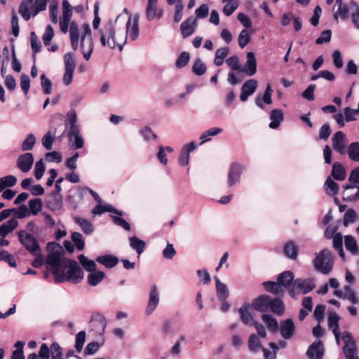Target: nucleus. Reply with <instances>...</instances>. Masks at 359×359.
<instances>
[{
  "label": "nucleus",
  "instance_id": "052dcab7",
  "mask_svg": "<svg viewBox=\"0 0 359 359\" xmlns=\"http://www.w3.org/2000/svg\"><path fill=\"white\" fill-rule=\"evenodd\" d=\"M36 142L35 137L33 134H29L26 139L22 142L21 149L22 151H29L32 149Z\"/></svg>",
  "mask_w": 359,
  "mask_h": 359
},
{
  "label": "nucleus",
  "instance_id": "69168bd1",
  "mask_svg": "<svg viewBox=\"0 0 359 359\" xmlns=\"http://www.w3.org/2000/svg\"><path fill=\"white\" fill-rule=\"evenodd\" d=\"M31 46L34 54H36L41 50V43L39 41L35 32H32L30 34Z\"/></svg>",
  "mask_w": 359,
  "mask_h": 359
},
{
  "label": "nucleus",
  "instance_id": "20e7f679",
  "mask_svg": "<svg viewBox=\"0 0 359 359\" xmlns=\"http://www.w3.org/2000/svg\"><path fill=\"white\" fill-rule=\"evenodd\" d=\"M313 265L323 274H328L333 267V257L332 252L328 249H323L314 259Z\"/></svg>",
  "mask_w": 359,
  "mask_h": 359
},
{
  "label": "nucleus",
  "instance_id": "f704fd0d",
  "mask_svg": "<svg viewBox=\"0 0 359 359\" xmlns=\"http://www.w3.org/2000/svg\"><path fill=\"white\" fill-rule=\"evenodd\" d=\"M106 212H112L119 216L123 215V212L121 211L118 210L117 209L109 205H102L98 204L92 210V213L95 215H100Z\"/></svg>",
  "mask_w": 359,
  "mask_h": 359
},
{
  "label": "nucleus",
  "instance_id": "680f3d73",
  "mask_svg": "<svg viewBox=\"0 0 359 359\" xmlns=\"http://www.w3.org/2000/svg\"><path fill=\"white\" fill-rule=\"evenodd\" d=\"M86 341V332L80 331L76 335L75 348L78 353H80Z\"/></svg>",
  "mask_w": 359,
  "mask_h": 359
},
{
  "label": "nucleus",
  "instance_id": "bf43d9fd",
  "mask_svg": "<svg viewBox=\"0 0 359 359\" xmlns=\"http://www.w3.org/2000/svg\"><path fill=\"white\" fill-rule=\"evenodd\" d=\"M190 60V55L188 52H182L180 53L175 62L176 67L180 69L185 67Z\"/></svg>",
  "mask_w": 359,
  "mask_h": 359
},
{
  "label": "nucleus",
  "instance_id": "f257e3e1",
  "mask_svg": "<svg viewBox=\"0 0 359 359\" xmlns=\"http://www.w3.org/2000/svg\"><path fill=\"white\" fill-rule=\"evenodd\" d=\"M65 269H61L54 278L55 283H61L65 281L74 284L80 283L83 278V272L74 259L65 258Z\"/></svg>",
  "mask_w": 359,
  "mask_h": 359
},
{
  "label": "nucleus",
  "instance_id": "c03bdc74",
  "mask_svg": "<svg viewBox=\"0 0 359 359\" xmlns=\"http://www.w3.org/2000/svg\"><path fill=\"white\" fill-rule=\"evenodd\" d=\"M348 157L353 161L359 162V142H352L346 151Z\"/></svg>",
  "mask_w": 359,
  "mask_h": 359
},
{
  "label": "nucleus",
  "instance_id": "2f4dec72",
  "mask_svg": "<svg viewBox=\"0 0 359 359\" xmlns=\"http://www.w3.org/2000/svg\"><path fill=\"white\" fill-rule=\"evenodd\" d=\"M283 253L287 257L294 260L298 255V247L293 241H289L284 245Z\"/></svg>",
  "mask_w": 359,
  "mask_h": 359
},
{
  "label": "nucleus",
  "instance_id": "423d86ee",
  "mask_svg": "<svg viewBox=\"0 0 359 359\" xmlns=\"http://www.w3.org/2000/svg\"><path fill=\"white\" fill-rule=\"evenodd\" d=\"M62 126V117L61 115L53 116L50 121V129L48 132L42 138V144L48 150L52 149L55 136L57 133V128Z\"/></svg>",
  "mask_w": 359,
  "mask_h": 359
},
{
  "label": "nucleus",
  "instance_id": "6e6552de",
  "mask_svg": "<svg viewBox=\"0 0 359 359\" xmlns=\"http://www.w3.org/2000/svg\"><path fill=\"white\" fill-rule=\"evenodd\" d=\"M342 340L344 341L343 353L346 359H359L357 355V345L352 334L345 331L343 332Z\"/></svg>",
  "mask_w": 359,
  "mask_h": 359
},
{
  "label": "nucleus",
  "instance_id": "603ef678",
  "mask_svg": "<svg viewBox=\"0 0 359 359\" xmlns=\"http://www.w3.org/2000/svg\"><path fill=\"white\" fill-rule=\"evenodd\" d=\"M248 346L249 349L252 352H257L259 348H262L260 344V341L256 334H252L250 335L248 339Z\"/></svg>",
  "mask_w": 359,
  "mask_h": 359
},
{
  "label": "nucleus",
  "instance_id": "4468645a",
  "mask_svg": "<svg viewBox=\"0 0 359 359\" xmlns=\"http://www.w3.org/2000/svg\"><path fill=\"white\" fill-rule=\"evenodd\" d=\"M158 0H148L146 7V16L149 21L153 20L155 18L160 19L163 13L162 9L157 7Z\"/></svg>",
  "mask_w": 359,
  "mask_h": 359
},
{
  "label": "nucleus",
  "instance_id": "e2e57ef3",
  "mask_svg": "<svg viewBox=\"0 0 359 359\" xmlns=\"http://www.w3.org/2000/svg\"><path fill=\"white\" fill-rule=\"evenodd\" d=\"M46 170V165L44 162L43 161V159H40L38 161L34 167V176L36 179L40 180Z\"/></svg>",
  "mask_w": 359,
  "mask_h": 359
},
{
  "label": "nucleus",
  "instance_id": "a211bd4d",
  "mask_svg": "<svg viewBox=\"0 0 359 359\" xmlns=\"http://www.w3.org/2000/svg\"><path fill=\"white\" fill-rule=\"evenodd\" d=\"M279 330L281 336L285 339H289L294 334V324L291 319L281 320Z\"/></svg>",
  "mask_w": 359,
  "mask_h": 359
},
{
  "label": "nucleus",
  "instance_id": "7ed1b4c3",
  "mask_svg": "<svg viewBox=\"0 0 359 359\" xmlns=\"http://www.w3.org/2000/svg\"><path fill=\"white\" fill-rule=\"evenodd\" d=\"M62 250H56L49 253L46 258V267L48 270H50L54 278L61 269H65L64 265L65 257H62Z\"/></svg>",
  "mask_w": 359,
  "mask_h": 359
},
{
  "label": "nucleus",
  "instance_id": "58836bf2",
  "mask_svg": "<svg viewBox=\"0 0 359 359\" xmlns=\"http://www.w3.org/2000/svg\"><path fill=\"white\" fill-rule=\"evenodd\" d=\"M105 277L104 272L100 271H95L88 275V283L91 286H96Z\"/></svg>",
  "mask_w": 359,
  "mask_h": 359
},
{
  "label": "nucleus",
  "instance_id": "aec40b11",
  "mask_svg": "<svg viewBox=\"0 0 359 359\" xmlns=\"http://www.w3.org/2000/svg\"><path fill=\"white\" fill-rule=\"evenodd\" d=\"M159 303V292L157 289V286L154 285L151 286V290L149 294V298L148 305L147 308V314L150 315L156 309Z\"/></svg>",
  "mask_w": 359,
  "mask_h": 359
},
{
  "label": "nucleus",
  "instance_id": "5fc2aeb1",
  "mask_svg": "<svg viewBox=\"0 0 359 359\" xmlns=\"http://www.w3.org/2000/svg\"><path fill=\"white\" fill-rule=\"evenodd\" d=\"M72 241L79 250L84 249L85 243L83 236L79 232H73L71 235Z\"/></svg>",
  "mask_w": 359,
  "mask_h": 359
},
{
  "label": "nucleus",
  "instance_id": "c9c22d12",
  "mask_svg": "<svg viewBox=\"0 0 359 359\" xmlns=\"http://www.w3.org/2000/svg\"><path fill=\"white\" fill-rule=\"evenodd\" d=\"M273 313L281 316L285 311V306L280 298L270 299L269 309Z\"/></svg>",
  "mask_w": 359,
  "mask_h": 359
},
{
  "label": "nucleus",
  "instance_id": "c756f323",
  "mask_svg": "<svg viewBox=\"0 0 359 359\" xmlns=\"http://www.w3.org/2000/svg\"><path fill=\"white\" fill-rule=\"evenodd\" d=\"M215 287L217 299L221 302L225 301L229 295L227 286L224 283H222L217 277H216Z\"/></svg>",
  "mask_w": 359,
  "mask_h": 359
},
{
  "label": "nucleus",
  "instance_id": "9d476101",
  "mask_svg": "<svg viewBox=\"0 0 359 359\" xmlns=\"http://www.w3.org/2000/svg\"><path fill=\"white\" fill-rule=\"evenodd\" d=\"M243 170V166L238 163H233L230 165L227 177V183L229 187L239 182Z\"/></svg>",
  "mask_w": 359,
  "mask_h": 359
},
{
  "label": "nucleus",
  "instance_id": "3c124183",
  "mask_svg": "<svg viewBox=\"0 0 359 359\" xmlns=\"http://www.w3.org/2000/svg\"><path fill=\"white\" fill-rule=\"evenodd\" d=\"M207 70V67L201 59L198 58L195 60L192 66V72L197 76L203 75Z\"/></svg>",
  "mask_w": 359,
  "mask_h": 359
},
{
  "label": "nucleus",
  "instance_id": "a878e982",
  "mask_svg": "<svg viewBox=\"0 0 359 359\" xmlns=\"http://www.w3.org/2000/svg\"><path fill=\"white\" fill-rule=\"evenodd\" d=\"M195 23L196 19L189 18L181 24L180 30L183 38H187L194 32Z\"/></svg>",
  "mask_w": 359,
  "mask_h": 359
},
{
  "label": "nucleus",
  "instance_id": "37998d69",
  "mask_svg": "<svg viewBox=\"0 0 359 359\" xmlns=\"http://www.w3.org/2000/svg\"><path fill=\"white\" fill-rule=\"evenodd\" d=\"M34 0L23 1L19 6V13L26 21L29 20L32 16L29 5Z\"/></svg>",
  "mask_w": 359,
  "mask_h": 359
},
{
  "label": "nucleus",
  "instance_id": "5701e85b",
  "mask_svg": "<svg viewBox=\"0 0 359 359\" xmlns=\"http://www.w3.org/2000/svg\"><path fill=\"white\" fill-rule=\"evenodd\" d=\"M95 261L107 269H111L118 264L119 259L114 255H105L97 257Z\"/></svg>",
  "mask_w": 359,
  "mask_h": 359
},
{
  "label": "nucleus",
  "instance_id": "a18cd8bd",
  "mask_svg": "<svg viewBox=\"0 0 359 359\" xmlns=\"http://www.w3.org/2000/svg\"><path fill=\"white\" fill-rule=\"evenodd\" d=\"M129 241L130 247L135 250L138 255H140L144 251L146 245L144 241L140 240L135 236L130 238Z\"/></svg>",
  "mask_w": 359,
  "mask_h": 359
},
{
  "label": "nucleus",
  "instance_id": "bb28decb",
  "mask_svg": "<svg viewBox=\"0 0 359 359\" xmlns=\"http://www.w3.org/2000/svg\"><path fill=\"white\" fill-rule=\"evenodd\" d=\"M273 90L271 87V85L269 83L267 84V86L266 88V90L264 91V95L262 97V99L260 96H257L255 99V104L257 107H259L261 109H264V106L263 104V102L267 104H270L272 103V95Z\"/></svg>",
  "mask_w": 359,
  "mask_h": 359
},
{
  "label": "nucleus",
  "instance_id": "6ab92c4d",
  "mask_svg": "<svg viewBox=\"0 0 359 359\" xmlns=\"http://www.w3.org/2000/svg\"><path fill=\"white\" fill-rule=\"evenodd\" d=\"M293 286L302 291L303 294H307L315 288L316 284L312 278H297L294 280Z\"/></svg>",
  "mask_w": 359,
  "mask_h": 359
},
{
  "label": "nucleus",
  "instance_id": "c85d7f7f",
  "mask_svg": "<svg viewBox=\"0 0 359 359\" xmlns=\"http://www.w3.org/2000/svg\"><path fill=\"white\" fill-rule=\"evenodd\" d=\"M238 312L241 315V320L245 325L252 324L253 314L251 311V308L249 304H244L239 309Z\"/></svg>",
  "mask_w": 359,
  "mask_h": 359
},
{
  "label": "nucleus",
  "instance_id": "4d7b16f0",
  "mask_svg": "<svg viewBox=\"0 0 359 359\" xmlns=\"http://www.w3.org/2000/svg\"><path fill=\"white\" fill-rule=\"evenodd\" d=\"M184 10V6L182 0H177L175 6V14L173 17V21L177 23L181 21L182 18V12Z\"/></svg>",
  "mask_w": 359,
  "mask_h": 359
},
{
  "label": "nucleus",
  "instance_id": "13d9d810",
  "mask_svg": "<svg viewBox=\"0 0 359 359\" xmlns=\"http://www.w3.org/2000/svg\"><path fill=\"white\" fill-rule=\"evenodd\" d=\"M325 185L329 189L327 193L331 195H336L339 192V186L330 177H328L325 181Z\"/></svg>",
  "mask_w": 359,
  "mask_h": 359
},
{
  "label": "nucleus",
  "instance_id": "1a4fd4ad",
  "mask_svg": "<svg viewBox=\"0 0 359 359\" xmlns=\"http://www.w3.org/2000/svg\"><path fill=\"white\" fill-rule=\"evenodd\" d=\"M332 147L334 150L339 152L340 154H345L346 152V139L344 133L342 131H337L335 133L332 138Z\"/></svg>",
  "mask_w": 359,
  "mask_h": 359
},
{
  "label": "nucleus",
  "instance_id": "b1692460",
  "mask_svg": "<svg viewBox=\"0 0 359 359\" xmlns=\"http://www.w3.org/2000/svg\"><path fill=\"white\" fill-rule=\"evenodd\" d=\"M69 35L72 48L74 50H76L79 46V25L75 21L70 23Z\"/></svg>",
  "mask_w": 359,
  "mask_h": 359
},
{
  "label": "nucleus",
  "instance_id": "473e14b6",
  "mask_svg": "<svg viewBox=\"0 0 359 359\" xmlns=\"http://www.w3.org/2000/svg\"><path fill=\"white\" fill-rule=\"evenodd\" d=\"M331 175L335 180L338 181H342L346 177L345 168L339 162L333 163Z\"/></svg>",
  "mask_w": 359,
  "mask_h": 359
},
{
  "label": "nucleus",
  "instance_id": "0eeeda50",
  "mask_svg": "<svg viewBox=\"0 0 359 359\" xmlns=\"http://www.w3.org/2000/svg\"><path fill=\"white\" fill-rule=\"evenodd\" d=\"M19 241L24 245L26 250L33 255H37L41 252V248L36 238L31 233L25 231L18 233Z\"/></svg>",
  "mask_w": 359,
  "mask_h": 359
},
{
  "label": "nucleus",
  "instance_id": "dca6fc26",
  "mask_svg": "<svg viewBox=\"0 0 359 359\" xmlns=\"http://www.w3.org/2000/svg\"><path fill=\"white\" fill-rule=\"evenodd\" d=\"M257 88V82L256 80L250 79L245 81L241 88L240 100L242 102L246 101L248 97L252 95L256 91Z\"/></svg>",
  "mask_w": 359,
  "mask_h": 359
},
{
  "label": "nucleus",
  "instance_id": "4c0bfd02",
  "mask_svg": "<svg viewBox=\"0 0 359 359\" xmlns=\"http://www.w3.org/2000/svg\"><path fill=\"white\" fill-rule=\"evenodd\" d=\"M345 247L353 255H357L359 252L358 246L355 238L353 236L347 235L344 237Z\"/></svg>",
  "mask_w": 359,
  "mask_h": 359
},
{
  "label": "nucleus",
  "instance_id": "338daca9",
  "mask_svg": "<svg viewBox=\"0 0 359 359\" xmlns=\"http://www.w3.org/2000/svg\"><path fill=\"white\" fill-rule=\"evenodd\" d=\"M0 260L6 262L12 267L16 266L13 256L6 250H2L0 251Z\"/></svg>",
  "mask_w": 359,
  "mask_h": 359
},
{
  "label": "nucleus",
  "instance_id": "79ce46f5",
  "mask_svg": "<svg viewBox=\"0 0 359 359\" xmlns=\"http://www.w3.org/2000/svg\"><path fill=\"white\" fill-rule=\"evenodd\" d=\"M78 259L83 266V268L87 271H90V273L93 271H96V264L94 261L88 259L85 255H80L78 257Z\"/></svg>",
  "mask_w": 359,
  "mask_h": 359
},
{
  "label": "nucleus",
  "instance_id": "2eb2a0df",
  "mask_svg": "<svg viewBox=\"0 0 359 359\" xmlns=\"http://www.w3.org/2000/svg\"><path fill=\"white\" fill-rule=\"evenodd\" d=\"M271 297L266 294H262L253 299L252 307L259 312H266L269 309V302Z\"/></svg>",
  "mask_w": 359,
  "mask_h": 359
},
{
  "label": "nucleus",
  "instance_id": "f03ea898",
  "mask_svg": "<svg viewBox=\"0 0 359 359\" xmlns=\"http://www.w3.org/2000/svg\"><path fill=\"white\" fill-rule=\"evenodd\" d=\"M116 20H109L98 30L100 36V42L102 46H108L110 48H114L116 46H121L118 39L115 36Z\"/></svg>",
  "mask_w": 359,
  "mask_h": 359
},
{
  "label": "nucleus",
  "instance_id": "de8ad7c7",
  "mask_svg": "<svg viewBox=\"0 0 359 359\" xmlns=\"http://www.w3.org/2000/svg\"><path fill=\"white\" fill-rule=\"evenodd\" d=\"M50 351L51 353L52 359H62V349L60 344L57 342H53L50 346ZM75 359H82L79 356H76Z\"/></svg>",
  "mask_w": 359,
  "mask_h": 359
},
{
  "label": "nucleus",
  "instance_id": "a19ab883",
  "mask_svg": "<svg viewBox=\"0 0 359 359\" xmlns=\"http://www.w3.org/2000/svg\"><path fill=\"white\" fill-rule=\"evenodd\" d=\"M262 318L271 332H275L278 330V321L271 315L262 314Z\"/></svg>",
  "mask_w": 359,
  "mask_h": 359
},
{
  "label": "nucleus",
  "instance_id": "6e6d98bb",
  "mask_svg": "<svg viewBox=\"0 0 359 359\" xmlns=\"http://www.w3.org/2000/svg\"><path fill=\"white\" fill-rule=\"evenodd\" d=\"M335 4L338 6V11L334 14V18H337L338 14L341 18H346L349 11L348 6L344 4L342 0H336Z\"/></svg>",
  "mask_w": 359,
  "mask_h": 359
},
{
  "label": "nucleus",
  "instance_id": "e433bc0d",
  "mask_svg": "<svg viewBox=\"0 0 359 359\" xmlns=\"http://www.w3.org/2000/svg\"><path fill=\"white\" fill-rule=\"evenodd\" d=\"M69 141H72L74 140V144L72 145V147L78 149H81L84 145V141L81 135H80L79 129L76 130L74 133H72V131H68L67 133Z\"/></svg>",
  "mask_w": 359,
  "mask_h": 359
},
{
  "label": "nucleus",
  "instance_id": "09e8293b",
  "mask_svg": "<svg viewBox=\"0 0 359 359\" xmlns=\"http://www.w3.org/2000/svg\"><path fill=\"white\" fill-rule=\"evenodd\" d=\"M67 121L69 124V131L74 133L76 130L79 129L76 125L77 115L75 110H71L67 114Z\"/></svg>",
  "mask_w": 359,
  "mask_h": 359
},
{
  "label": "nucleus",
  "instance_id": "ea45409f",
  "mask_svg": "<svg viewBox=\"0 0 359 359\" xmlns=\"http://www.w3.org/2000/svg\"><path fill=\"white\" fill-rule=\"evenodd\" d=\"M264 287L266 292L274 294H283L284 290L280 287L278 282L266 281L263 283Z\"/></svg>",
  "mask_w": 359,
  "mask_h": 359
},
{
  "label": "nucleus",
  "instance_id": "7c9ffc66",
  "mask_svg": "<svg viewBox=\"0 0 359 359\" xmlns=\"http://www.w3.org/2000/svg\"><path fill=\"white\" fill-rule=\"evenodd\" d=\"M18 222L15 218H11L6 222L0 226V236L5 238L8 233H11L17 226Z\"/></svg>",
  "mask_w": 359,
  "mask_h": 359
},
{
  "label": "nucleus",
  "instance_id": "0e129e2a",
  "mask_svg": "<svg viewBox=\"0 0 359 359\" xmlns=\"http://www.w3.org/2000/svg\"><path fill=\"white\" fill-rule=\"evenodd\" d=\"M65 70L74 71L75 69V61L74 55L71 53H66L64 56Z\"/></svg>",
  "mask_w": 359,
  "mask_h": 359
},
{
  "label": "nucleus",
  "instance_id": "ddd939ff",
  "mask_svg": "<svg viewBox=\"0 0 359 359\" xmlns=\"http://www.w3.org/2000/svg\"><path fill=\"white\" fill-rule=\"evenodd\" d=\"M309 359H323L324 356V348L323 342L319 340L311 344L306 353Z\"/></svg>",
  "mask_w": 359,
  "mask_h": 359
},
{
  "label": "nucleus",
  "instance_id": "8fccbe9b",
  "mask_svg": "<svg viewBox=\"0 0 359 359\" xmlns=\"http://www.w3.org/2000/svg\"><path fill=\"white\" fill-rule=\"evenodd\" d=\"M50 0H35L31 8L32 12L31 13L33 16L36 15L39 12L45 11L46 9L47 3Z\"/></svg>",
  "mask_w": 359,
  "mask_h": 359
},
{
  "label": "nucleus",
  "instance_id": "f3484780",
  "mask_svg": "<svg viewBox=\"0 0 359 359\" xmlns=\"http://www.w3.org/2000/svg\"><path fill=\"white\" fill-rule=\"evenodd\" d=\"M241 72L245 73L248 76H253L257 72V61L255 55L252 52L247 53V61Z\"/></svg>",
  "mask_w": 359,
  "mask_h": 359
},
{
  "label": "nucleus",
  "instance_id": "72a5a7b5",
  "mask_svg": "<svg viewBox=\"0 0 359 359\" xmlns=\"http://www.w3.org/2000/svg\"><path fill=\"white\" fill-rule=\"evenodd\" d=\"M48 206L52 210H58L62 207V196L58 193H50Z\"/></svg>",
  "mask_w": 359,
  "mask_h": 359
},
{
  "label": "nucleus",
  "instance_id": "864d4df0",
  "mask_svg": "<svg viewBox=\"0 0 359 359\" xmlns=\"http://www.w3.org/2000/svg\"><path fill=\"white\" fill-rule=\"evenodd\" d=\"M29 212L36 215L42 210V201L41 198L32 199L29 201Z\"/></svg>",
  "mask_w": 359,
  "mask_h": 359
},
{
  "label": "nucleus",
  "instance_id": "393cba45",
  "mask_svg": "<svg viewBox=\"0 0 359 359\" xmlns=\"http://www.w3.org/2000/svg\"><path fill=\"white\" fill-rule=\"evenodd\" d=\"M277 280L281 288H288L294 283V274L290 271H285L278 275Z\"/></svg>",
  "mask_w": 359,
  "mask_h": 359
},
{
  "label": "nucleus",
  "instance_id": "412c9836",
  "mask_svg": "<svg viewBox=\"0 0 359 359\" xmlns=\"http://www.w3.org/2000/svg\"><path fill=\"white\" fill-rule=\"evenodd\" d=\"M138 20H139L138 15H135L133 20L132 27L130 29H129V27L130 25V18H129V19L127 22L126 26V30L125 32L123 31L122 32V34L124 35V41L126 40V36L128 34H129V36L132 40H135L137 38V36L139 35Z\"/></svg>",
  "mask_w": 359,
  "mask_h": 359
},
{
  "label": "nucleus",
  "instance_id": "774afa93",
  "mask_svg": "<svg viewBox=\"0 0 359 359\" xmlns=\"http://www.w3.org/2000/svg\"><path fill=\"white\" fill-rule=\"evenodd\" d=\"M238 44L241 48H243L250 42V36L248 32L245 29L242 30L238 36Z\"/></svg>",
  "mask_w": 359,
  "mask_h": 359
},
{
  "label": "nucleus",
  "instance_id": "cd10ccee",
  "mask_svg": "<svg viewBox=\"0 0 359 359\" xmlns=\"http://www.w3.org/2000/svg\"><path fill=\"white\" fill-rule=\"evenodd\" d=\"M270 119L271 120V122L269 123L270 128H278L281 121L284 119L283 111L279 109H273L270 114Z\"/></svg>",
  "mask_w": 359,
  "mask_h": 359
},
{
  "label": "nucleus",
  "instance_id": "39448f33",
  "mask_svg": "<svg viewBox=\"0 0 359 359\" xmlns=\"http://www.w3.org/2000/svg\"><path fill=\"white\" fill-rule=\"evenodd\" d=\"M83 32L81 36V50L83 57L88 60L93 50V41L90 25L86 23L82 27Z\"/></svg>",
  "mask_w": 359,
  "mask_h": 359
},
{
  "label": "nucleus",
  "instance_id": "f8f14e48",
  "mask_svg": "<svg viewBox=\"0 0 359 359\" xmlns=\"http://www.w3.org/2000/svg\"><path fill=\"white\" fill-rule=\"evenodd\" d=\"M90 327L92 330H95L99 334H103L107 326L105 317L101 313L93 315L90 320Z\"/></svg>",
  "mask_w": 359,
  "mask_h": 359
},
{
  "label": "nucleus",
  "instance_id": "49530a36",
  "mask_svg": "<svg viewBox=\"0 0 359 359\" xmlns=\"http://www.w3.org/2000/svg\"><path fill=\"white\" fill-rule=\"evenodd\" d=\"M75 222L79 224L82 231L86 234H90L93 231L92 224L87 219L82 217H76Z\"/></svg>",
  "mask_w": 359,
  "mask_h": 359
},
{
  "label": "nucleus",
  "instance_id": "4be33fe9",
  "mask_svg": "<svg viewBox=\"0 0 359 359\" xmlns=\"http://www.w3.org/2000/svg\"><path fill=\"white\" fill-rule=\"evenodd\" d=\"M339 317L334 312H331L328 316L327 324L328 327L332 329V332L334 335L336 341L339 343V338L341 332H339Z\"/></svg>",
  "mask_w": 359,
  "mask_h": 359
},
{
  "label": "nucleus",
  "instance_id": "9b49d317",
  "mask_svg": "<svg viewBox=\"0 0 359 359\" xmlns=\"http://www.w3.org/2000/svg\"><path fill=\"white\" fill-rule=\"evenodd\" d=\"M34 163V156L32 153H25L18 157L16 165L22 172H29Z\"/></svg>",
  "mask_w": 359,
  "mask_h": 359
}]
</instances>
